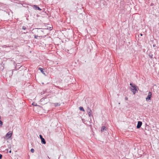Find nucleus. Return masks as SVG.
<instances>
[{
	"instance_id": "f257e3e1",
	"label": "nucleus",
	"mask_w": 159,
	"mask_h": 159,
	"mask_svg": "<svg viewBox=\"0 0 159 159\" xmlns=\"http://www.w3.org/2000/svg\"><path fill=\"white\" fill-rule=\"evenodd\" d=\"M33 31L34 32V33H39V34H36L35 33L34 35V38L35 39H37V37H42L41 35L43 33V31L40 28H35L33 29Z\"/></svg>"
},
{
	"instance_id": "f03ea898",
	"label": "nucleus",
	"mask_w": 159,
	"mask_h": 159,
	"mask_svg": "<svg viewBox=\"0 0 159 159\" xmlns=\"http://www.w3.org/2000/svg\"><path fill=\"white\" fill-rule=\"evenodd\" d=\"M130 85L131 87L133 88V89H132L130 88V89L132 91V92L134 94L136 93L135 91H137L139 89V88L134 84L130 83Z\"/></svg>"
},
{
	"instance_id": "7ed1b4c3",
	"label": "nucleus",
	"mask_w": 159,
	"mask_h": 159,
	"mask_svg": "<svg viewBox=\"0 0 159 159\" xmlns=\"http://www.w3.org/2000/svg\"><path fill=\"white\" fill-rule=\"evenodd\" d=\"M87 111L89 117L93 116V115L92 114V110L89 107H87Z\"/></svg>"
},
{
	"instance_id": "20e7f679",
	"label": "nucleus",
	"mask_w": 159,
	"mask_h": 159,
	"mask_svg": "<svg viewBox=\"0 0 159 159\" xmlns=\"http://www.w3.org/2000/svg\"><path fill=\"white\" fill-rule=\"evenodd\" d=\"M12 134V133L9 131L6 135L5 137L6 138L8 139L11 137Z\"/></svg>"
},
{
	"instance_id": "39448f33",
	"label": "nucleus",
	"mask_w": 159,
	"mask_h": 159,
	"mask_svg": "<svg viewBox=\"0 0 159 159\" xmlns=\"http://www.w3.org/2000/svg\"><path fill=\"white\" fill-rule=\"evenodd\" d=\"M152 93L151 92H149L148 93V95L146 98V100L148 101V100H151L152 97Z\"/></svg>"
},
{
	"instance_id": "423d86ee",
	"label": "nucleus",
	"mask_w": 159,
	"mask_h": 159,
	"mask_svg": "<svg viewBox=\"0 0 159 159\" xmlns=\"http://www.w3.org/2000/svg\"><path fill=\"white\" fill-rule=\"evenodd\" d=\"M142 123L141 121H138V124L137 125V129L140 128L142 125Z\"/></svg>"
},
{
	"instance_id": "0eeeda50",
	"label": "nucleus",
	"mask_w": 159,
	"mask_h": 159,
	"mask_svg": "<svg viewBox=\"0 0 159 159\" xmlns=\"http://www.w3.org/2000/svg\"><path fill=\"white\" fill-rule=\"evenodd\" d=\"M34 8H35L36 10H39L40 11H41V9H40L39 7L38 6H37V5H34Z\"/></svg>"
},
{
	"instance_id": "6e6552de",
	"label": "nucleus",
	"mask_w": 159,
	"mask_h": 159,
	"mask_svg": "<svg viewBox=\"0 0 159 159\" xmlns=\"http://www.w3.org/2000/svg\"><path fill=\"white\" fill-rule=\"evenodd\" d=\"M149 57L152 59H153V55L152 52H150L148 55Z\"/></svg>"
},
{
	"instance_id": "1a4fd4ad",
	"label": "nucleus",
	"mask_w": 159,
	"mask_h": 159,
	"mask_svg": "<svg viewBox=\"0 0 159 159\" xmlns=\"http://www.w3.org/2000/svg\"><path fill=\"white\" fill-rule=\"evenodd\" d=\"M107 128L105 126H103L101 128V131L102 132H103L104 130H106Z\"/></svg>"
},
{
	"instance_id": "9d476101",
	"label": "nucleus",
	"mask_w": 159,
	"mask_h": 159,
	"mask_svg": "<svg viewBox=\"0 0 159 159\" xmlns=\"http://www.w3.org/2000/svg\"><path fill=\"white\" fill-rule=\"evenodd\" d=\"M38 69L39 70H40L41 71V72H42L43 73V74H45V73H44V71H43V70H44L42 68H41V67H39V68Z\"/></svg>"
},
{
	"instance_id": "9b49d317",
	"label": "nucleus",
	"mask_w": 159,
	"mask_h": 159,
	"mask_svg": "<svg viewBox=\"0 0 159 159\" xmlns=\"http://www.w3.org/2000/svg\"><path fill=\"white\" fill-rule=\"evenodd\" d=\"M41 142L43 144H45L46 143V142L43 138L41 139Z\"/></svg>"
},
{
	"instance_id": "f8f14e48",
	"label": "nucleus",
	"mask_w": 159,
	"mask_h": 159,
	"mask_svg": "<svg viewBox=\"0 0 159 159\" xmlns=\"http://www.w3.org/2000/svg\"><path fill=\"white\" fill-rule=\"evenodd\" d=\"M54 106L55 107H57L58 106H60V104L59 103H55L54 104Z\"/></svg>"
},
{
	"instance_id": "ddd939ff",
	"label": "nucleus",
	"mask_w": 159,
	"mask_h": 159,
	"mask_svg": "<svg viewBox=\"0 0 159 159\" xmlns=\"http://www.w3.org/2000/svg\"><path fill=\"white\" fill-rule=\"evenodd\" d=\"M79 109L80 110V111H84V110L83 108V107H79Z\"/></svg>"
},
{
	"instance_id": "4468645a",
	"label": "nucleus",
	"mask_w": 159,
	"mask_h": 159,
	"mask_svg": "<svg viewBox=\"0 0 159 159\" xmlns=\"http://www.w3.org/2000/svg\"><path fill=\"white\" fill-rule=\"evenodd\" d=\"M30 151L31 152L33 153L34 152V150L33 148H31L30 150Z\"/></svg>"
},
{
	"instance_id": "2eb2a0df",
	"label": "nucleus",
	"mask_w": 159,
	"mask_h": 159,
	"mask_svg": "<svg viewBox=\"0 0 159 159\" xmlns=\"http://www.w3.org/2000/svg\"><path fill=\"white\" fill-rule=\"evenodd\" d=\"M26 29V28L25 26H23L22 28V29L23 30H25Z\"/></svg>"
},
{
	"instance_id": "dca6fc26",
	"label": "nucleus",
	"mask_w": 159,
	"mask_h": 159,
	"mask_svg": "<svg viewBox=\"0 0 159 159\" xmlns=\"http://www.w3.org/2000/svg\"><path fill=\"white\" fill-rule=\"evenodd\" d=\"M3 122L2 121H0V126H1L2 125Z\"/></svg>"
},
{
	"instance_id": "f3484780",
	"label": "nucleus",
	"mask_w": 159,
	"mask_h": 159,
	"mask_svg": "<svg viewBox=\"0 0 159 159\" xmlns=\"http://www.w3.org/2000/svg\"><path fill=\"white\" fill-rule=\"evenodd\" d=\"M39 137L40 138V139H41L43 138L42 136L41 135V134L39 135Z\"/></svg>"
},
{
	"instance_id": "a211bd4d",
	"label": "nucleus",
	"mask_w": 159,
	"mask_h": 159,
	"mask_svg": "<svg viewBox=\"0 0 159 159\" xmlns=\"http://www.w3.org/2000/svg\"><path fill=\"white\" fill-rule=\"evenodd\" d=\"M2 155L1 154H0V159H1L2 158Z\"/></svg>"
},
{
	"instance_id": "6ab92c4d",
	"label": "nucleus",
	"mask_w": 159,
	"mask_h": 159,
	"mask_svg": "<svg viewBox=\"0 0 159 159\" xmlns=\"http://www.w3.org/2000/svg\"><path fill=\"white\" fill-rule=\"evenodd\" d=\"M125 100L127 101L128 100V98L127 97H125Z\"/></svg>"
},
{
	"instance_id": "aec40b11",
	"label": "nucleus",
	"mask_w": 159,
	"mask_h": 159,
	"mask_svg": "<svg viewBox=\"0 0 159 159\" xmlns=\"http://www.w3.org/2000/svg\"><path fill=\"white\" fill-rule=\"evenodd\" d=\"M153 47H156V45H155V44H153Z\"/></svg>"
},
{
	"instance_id": "412c9836",
	"label": "nucleus",
	"mask_w": 159,
	"mask_h": 159,
	"mask_svg": "<svg viewBox=\"0 0 159 159\" xmlns=\"http://www.w3.org/2000/svg\"><path fill=\"white\" fill-rule=\"evenodd\" d=\"M52 27H50V30H52Z\"/></svg>"
},
{
	"instance_id": "4be33fe9",
	"label": "nucleus",
	"mask_w": 159,
	"mask_h": 159,
	"mask_svg": "<svg viewBox=\"0 0 159 159\" xmlns=\"http://www.w3.org/2000/svg\"><path fill=\"white\" fill-rule=\"evenodd\" d=\"M11 150H10L9 151V152L10 153H11Z\"/></svg>"
},
{
	"instance_id": "5701e85b",
	"label": "nucleus",
	"mask_w": 159,
	"mask_h": 159,
	"mask_svg": "<svg viewBox=\"0 0 159 159\" xmlns=\"http://www.w3.org/2000/svg\"><path fill=\"white\" fill-rule=\"evenodd\" d=\"M140 35L141 36H142L143 35V34H140Z\"/></svg>"
},
{
	"instance_id": "b1692460",
	"label": "nucleus",
	"mask_w": 159,
	"mask_h": 159,
	"mask_svg": "<svg viewBox=\"0 0 159 159\" xmlns=\"http://www.w3.org/2000/svg\"><path fill=\"white\" fill-rule=\"evenodd\" d=\"M36 33V34H39V33H37V32H36V33Z\"/></svg>"
},
{
	"instance_id": "393cba45",
	"label": "nucleus",
	"mask_w": 159,
	"mask_h": 159,
	"mask_svg": "<svg viewBox=\"0 0 159 159\" xmlns=\"http://www.w3.org/2000/svg\"><path fill=\"white\" fill-rule=\"evenodd\" d=\"M27 32H27H27H26V33H27Z\"/></svg>"
}]
</instances>
